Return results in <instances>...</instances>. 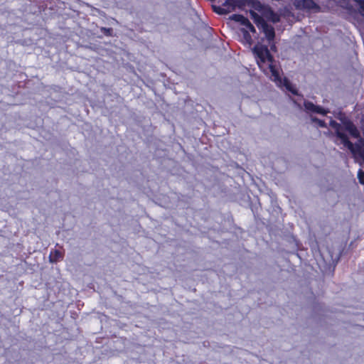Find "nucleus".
I'll use <instances>...</instances> for the list:
<instances>
[{
	"mask_svg": "<svg viewBox=\"0 0 364 364\" xmlns=\"http://www.w3.org/2000/svg\"><path fill=\"white\" fill-rule=\"evenodd\" d=\"M330 126L335 129L336 136L341 140V143L353 154L358 155L364 161V141L353 123L348 119L343 120L342 124L331 120Z\"/></svg>",
	"mask_w": 364,
	"mask_h": 364,
	"instance_id": "obj_1",
	"label": "nucleus"
},
{
	"mask_svg": "<svg viewBox=\"0 0 364 364\" xmlns=\"http://www.w3.org/2000/svg\"><path fill=\"white\" fill-rule=\"evenodd\" d=\"M253 52L256 55L257 62L260 68H262V65L264 64L266 61L270 63L268 65V68L273 77L272 80L274 82L281 84V77L279 75V71L276 69L275 66L272 64L273 57L271 55L267 47L262 45H257L253 48Z\"/></svg>",
	"mask_w": 364,
	"mask_h": 364,
	"instance_id": "obj_2",
	"label": "nucleus"
},
{
	"mask_svg": "<svg viewBox=\"0 0 364 364\" xmlns=\"http://www.w3.org/2000/svg\"><path fill=\"white\" fill-rule=\"evenodd\" d=\"M250 16L255 23L265 35L267 41L271 42L275 37L274 28L267 23L258 14L254 11H250Z\"/></svg>",
	"mask_w": 364,
	"mask_h": 364,
	"instance_id": "obj_3",
	"label": "nucleus"
},
{
	"mask_svg": "<svg viewBox=\"0 0 364 364\" xmlns=\"http://www.w3.org/2000/svg\"><path fill=\"white\" fill-rule=\"evenodd\" d=\"M253 7L255 10L259 11L262 16V18H265L267 20L272 21L275 23L280 21V16L277 13L271 9L270 7L262 4L258 1H255L253 3Z\"/></svg>",
	"mask_w": 364,
	"mask_h": 364,
	"instance_id": "obj_4",
	"label": "nucleus"
},
{
	"mask_svg": "<svg viewBox=\"0 0 364 364\" xmlns=\"http://www.w3.org/2000/svg\"><path fill=\"white\" fill-rule=\"evenodd\" d=\"M294 5L298 9L318 11L319 6L314 0H294Z\"/></svg>",
	"mask_w": 364,
	"mask_h": 364,
	"instance_id": "obj_5",
	"label": "nucleus"
},
{
	"mask_svg": "<svg viewBox=\"0 0 364 364\" xmlns=\"http://www.w3.org/2000/svg\"><path fill=\"white\" fill-rule=\"evenodd\" d=\"M239 0H226L222 5V7L217 8L214 6L215 11L218 14H228L232 11L235 7L238 4Z\"/></svg>",
	"mask_w": 364,
	"mask_h": 364,
	"instance_id": "obj_6",
	"label": "nucleus"
},
{
	"mask_svg": "<svg viewBox=\"0 0 364 364\" xmlns=\"http://www.w3.org/2000/svg\"><path fill=\"white\" fill-rule=\"evenodd\" d=\"M230 18L236 22L240 23V24L244 26L247 31H250L253 33H256V30L254 26L250 22V21L247 18L244 17L242 15L233 14L230 17Z\"/></svg>",
	"mask_w": 364,
	"mask_h": 364,
	"instance_id": "obj_7",
	"label": "nucleus"
},
{
	"mask_svg": "<svg viewBox=\"0 0 364 364\" xmlns=\"http://www.w3.org/2000/svg\"><path fill=\"white\" fill-rule=\"evenodd\" d=\"M304 106L307 112L318 113L322 115H326L328 111L324 109L320 106L315 105L313 102L309 101H305Z\"/></svg>",
	"mask_w": 364,
	"mask_h": 364,
	"instance_id": "obj_8",
	"label": "nucleus"
},
{
	"mask_svg": "<svg viewBox=\"0 0 364 364\" xmlns=\"http://www.w3.org/2000/svg\"><path fill=\"white\" fill-rule=\"evenodd\" d=\"M241 32L242 33L243 38L245 42L249 45H251L252 43V40L249 31L245 28H241Z\"/></svg>",
	"mask_w": 364,
	"mask_h": 364,
	"instance_id": "obj_9",
	"label": "nucleus"
},
{
	"mask_svg": "<svg viewBox=\"0 0 364 364\" xmlns=\"http://www.w3.org/2000/svg\"><path fill=\"white\" fill-rule=\"evenodd\" d=\"M284 86L287 88V90L290 91L292 94L297 95L296 90L292 87L291 82L287 79H284Z\"/></svg>",
	"mask_w": 364,
	"mask_h": 364,
	"instance_id": "obj_10",
	"label": "nucleus"
},
{
	"mask_svg": "<svg viewBox=\"0 0 364 364\" xmlns=\"http://www.w3.org/2000/svg\"><path fill=\"white\" fill-rule=\"evenodd\" d=\"M61 258H62V255L58 250H55L54 252V256H53L52 253L50 255V261L51 262H56L58 260H59Z\"/></svg>",
	"mask_w": 364,
	"mask_h": 364,
	"instance_id": "obj_11",
	"label": "nucleus"
},
{
	"mask_svg": "<svg viewBox=\"0 0 364 364\" xmlns=\"http://www.w3.org/2000/svg\"><path fill=\"white\" fill-rule=\"evenodd\" d=\"M311 119L313 122L316 123L320 127H326V123L323 120L319 119L315 117H311Z\"/></svg>",
	"mask_w": 364,
	"mask_h": 364,
	"instance_id": "obj_12",
	"label": "nucleus"
},
{
	"mask_svg": "<svg viewBox=\"0 0 364 364\" xmlns=\"http://www.w3.org/2000/svg\"><path fill=\"white\" fill-rule=\"evenodd\" d=\"M353 1L357 4V6L361 10L362 14L364 16V0H353Z\"/></svg>",
	"mask_w": 364,
	"mask_h": 364,
	"instance_id": "obj_13",
	"label": "nucleus"
},
{
	"mask_svg": "<svg viewBox=\"0 0 364 364\" xmlns=\"http://www.w3.org/2000/svg\"><path fill=\"white\" fill-rule=\"evenodd\" d=\"M358 178L359 182L361 184L364 185V171H363L362 170H359V171L358 173Z\"/></svg>",
	"mask_w": 364,
	"mask_h": 364,
	"instance_id": "obj_14",
	"label": "nucleus"
},
{
	"mask_svg": "<svg viewBox=\"0 0 364 364\" xmlns=\"http://www.w3.org/2000/svg\"><path fill=\"white\" fill-rule=\"evenodd\" d=\"M101 31L105 34L106 36H111L112 29L111 28H102Z\"/></svg>",
	"mask_w": 364,
	"mask_h": 364,
	"instance_id": "obj_15",
	"label": "nucleus"
}]
</instances>
